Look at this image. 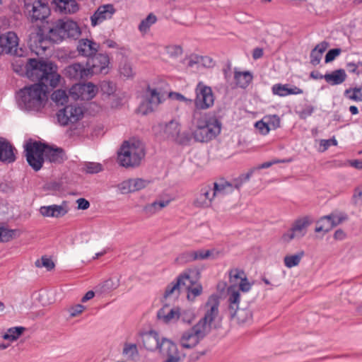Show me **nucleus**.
I'll return each instance as SVG.
<instances>
[{"label": "nucleus", "mask_w": 362, "mask_h": 362, "mask_svg": "<svg viewBox=\"0 0 362 362\" xmlns=\"http://www.w3.org/2000/svg\"><path fill=\"white\" fill-rule=\"evenodd\" d=\"M12 66L14 71L25 74L30 81L36 82L18 91V106L28 111L40 110L47 101L48 88H54L60 83L62 77L57 71V66L43 59L29 58L25 63L17 59Z\"/></svg>", "instance_id": "nucleus-1"}, {"label": "nucleus", "mask_w": 362, "mask_h": 362, "mask_svg": "<svg viewBox=\"0 0 362 362\" xmlns=\"http://www.w3.org/2000/svg\"><path fill=\"white\" fill-rule=\"evenodd\" d=\"M81 34L78 25L71 20L59 19L48 28L47 32L40 27L29 35L28 44L30 49L37 54L40 50L46 49V40L58 43L66 38L77 39Z\"/></svg>", "instance_id": "nucleus-2"}, {"label": "nucleus", "mask_w": 362, "mask_h": 362, "mask_svg": "<svg viewBox=\"0 0 362 362\" xmlns=\"http://www.w3.org/2000/svg\"><path fill=\"white\" fill-rule=\"evenodd\" d=\"M26 160L35 171L42 167L44 156L50 163H61L66 160L64 150L61 148H52L37 141H28L25 145Z\"/></svg>", "instance_id": "nucleus-3"}, {"label": "nucleus", "mask_w": 362, "mask_h": 362, "mask_svg": "<svg viewBox=\"0 0 362 362\" xmlns=\"http://www.w3.org/2000/svg\"><path fill=\"white\" fill-rule=\"evenodd\" d=\"M192 122L194 124L192 136L193 139L197 142H209L221 133V122L214 115L201 114L199 112L194 111Z\"/></svg>", "instance_id": "nucleus-4"}, {"label": "nucleus", "mask_w": 362, "mask_h": 362, "mask_svg": "<svg viewBox=\"0 0 362 362\" xmlns=\"http://www.w3.org/2000/svg\"><path fill=\"white\" fill-rule=\"evenodd\" d=\"M144 346L148 351L158 350L163 362H180L182 360L177 345L172 341L165 338L160 341L158 334L155 331H150L141 336Z\"/></svg>", "instance_id": "nucleus-5"}, {"label": "nucleus", "mask_w": 362, "mask_h": 362, "mask_svg": "<svg viewBox=\"0 0 362 362\" xmlns=\"http://www.w3.org/2000/svg\"><path fill=\"white\" fill-rule=\"evenodd\" d=\"M144 144L135 138L123 141L117 151L118 163L126 168H134L139 166L145 158Z\"/></svg>", "instance_id": "nucleus-6"}, {"label": "nucleus", "mask_w": 362, "mask_h": 362, "mask_svg": "<svg viewBox=\"0 0 362 362\" xmlns=\"http://www.w3.org/2000/svg\"><path fill=\"white\" fill-rule=\"evenodd\" d=\"M24 12L30 22H42L50 15L48 0H24Z\"/></svg>", "instance_id": "nucleus-7"}, {"label": "nucleus", "mask_w": 362, "mask_h": 362, "mask_svg": "<svg viewBox=\"0 0 362 362\" xmlns=\"http://www.w3.org/2000/svg\"><path fill=\"white\" fill-rule=\"evenodd\" d=\"M229 313L232 318H235L238 323L250 322L252 318V311L249 308H238L240 293L231 287L228 289Z\"/></svg>", "instance_id": "nucleus-8"}, {"label": "nucleus", "mask_w": 362, "mask_h": 362, "mask_svg": "<svg viewBox=\"0 0 362 362\" xmlns=\"http://www.w3.org/2000/svg\"><path fill=\"white\" fill-rule=\"evenodd\" d=\"M164 85H165V83H161V85L156 88L148 86L147 93L149 96L140 104L138 109L141 114L146 115L152 112L163 102L168 94L166 91L163 90V86Z\"/></svg>", "instance_id": "nucleus-9"}, {"label": "nucleus", "mask_w": 362, "mask_h": 362, "mask_svg": "<svg viewBox=\"0 0 362 362\" xmlns=\"http://www.w3.org/2000/svg\"><path fill=\"white\" fill-rule=\"evenodd\" d=\"M195 98L194 111L204 110L211 107L214 104L215 97L210 86L205 85L200 81L195 88Z\"/></svg>", "instance_id": "nucleus-10"}, {"label": "nucleus", "mask_w": 362, "mask_h": 362, "mask_svg": "<svg viewBox=\"0 0 362 362\" xmlns=\"http://www.w3.org/2000/svg\"><path fill=\"white\" fill-rule=\"evenodd\" d=\"M209 332L197 323L192 327L184 331L180 339V345L185 349H192L202 340Z\"/></svg>", "instance_id": "nucleus-11"}, {"label": "nucleus", "mask_w": 362, "mask_h": 362, "mask_svg": "<svg viewBox=\"0 0 362 362\" xmlns=\"http://www.w3.org/2000/svg\"><path fill=\"white\" fill-rule=\"evenodd\" d=\"M19 38L13 31L0 34V56L3 53L16 56H22V49H18Z\"/></svg>", "instance_id": "nucleus-12"}, {"label": "nucleus", "mask_w": 362, "mask_h": 362, "mask_svg": "<svg viewBox=\"0 0 362 362\" xmlns=\"http://www.w3.org/2000/svg\"><path fill=\"white\" fill-rule=\"evenodd\" d=\"M219 298L216 295H211L205 305L206 312L204 316L197 322L208 332H210L211 324L218 315Z\"/></svg>", "instance_id": "nucleus-13"}, {"label": "nucleus", "mask_w": 362, "mask_h": 362, "mask_svg": "<svg viewBox=\"0 0 362 362\" xmlns=\"http://www.w3.org/2000/svg\"><path fill=\"white\" fill-rule=\"evenodd\" d=\"M83 115V111L81 107L77 105H70L59 110L57 117L61 125L66 126L70 123L73 124L78 122Z\"/></svg>", "instance_id": "nucleus-14"}, {"label": "nucleus", "mask_w": 362, "mask_h": 362, "mask_svg": "<svg viewBox=\"0 0 362 362\" xmlns=\"http://www.w3.org/2000/svg\"><path fill=\"white\" fill-rule=\"evenodd\" d=\"M110 63L109 57L105 54H95L90 57L86 63L90 69V75L94 74H107Z\"/></svg>", "instance_id": "nucleus-15"}, {"label": "nucleus", "mask_w": 362, "mask_h": 362, "mask_svg": "<svg viewBox=\"0 0 362 362\" xmlns=\"http://www.w3.org/2000/svg\"><path fill=\"white\" fill-rule=\"evenodd\" d=\"M216 197L214 189L211 185H203L199 192L195 195L193 205L197 208H208Z\"/></svg>", "instance_id": "nucleus-16"}, {"label": "nucleus", "mask_w": 362, "mask_h": 362, "mask_svg": "<svg viewBox=\"0 0 362 362\" xmlns=\"http://www.w3.org/2000/svg\"><path fill=\"white\" fill-rule=\"evenodd\" d=\"M97 87L92 83L76 84L69 90L74 99L90 100L97 93Z\"/></svg>", "instance_id": "nucleus-17"}, {"label": "nucleus", "mask_w": 362, "mask_h": 362, "mask_svg": "<svg viewBox=\"0 0 362 362\" xmlns=\"http://www.w3.org/2000/svg\"><path fill=\"white\" fill-rule=\"evenodd\" d=\"M189 282V277L187 274H180L175 281L170 283L165 288L164 298L175 300L178 298L180 291L184 289V285Z\"/></svg>", "instance_id": "nucleus-18"}, {"label": "nucleus", "mask_w": 362, "mask_h": 362, "mask_svg": "<svg viewBox=\"0 0 362 362\" xmlns=\"http://www.w3.org/2000/svg\"><path fill=\"white\" fill-rule=\"evenodd\" d=\"M64 74L66 77L79 81L88 78L90 75V69L81 63H74L69 65L64 69Z\"/></svg>", "instance_id": "nucleus-19"}, {"label": "nucleus", "mask_w": 362, "mask_h": 362, "mask_svg": "<svg viewBox=\"0 0 362 362\" xmlns=\"http://www.w3.org/2000/svg\"><path fill=\"white\" fill-rule=\"evenodd\" d=\"M115 13V9L112 4L100 6L90 16L92 26L95 27L103 21L110 19Z\"/></svg>", "instance_id": "nucleus-20"}, {"label": "nucleus", "mask_w": 362, "mask_h": 362, "mask_svg": "<svg viewBox=\"0 0 362 362\" xmlns=\"http://www.w3.org/2000/svg\"><path fill=\"white\" fill-rule=\"evenodd\" d=\"M16 148L6 139L0 138V161L5 163H12L16 160Z\"/></svg>", "instance_id": "nucleus-21"}, {"label": "nucleus", "mask_w": 362, "mask_h": 362, "mask_svg": "<svg viewBox=\"0 0 362 362\" xmlns=\"http://www.w3.org/2000/svg\"><path fill=\"white\" fill-rule=\"evenodd\" d=\"M68 212L67 205L63 202L61 205L53 204L43 206L40 208V213L45 217L59 218L65 216Z\"/></svg>", "instance_id": "nucleus-22"}, {"label": "nucleus", "mask_w": 362, "mask_h": 362, "mask_svg": "<svg viewBox=\"0 0 362 362\" xmlns=\"http://www.w3.org/2000/svg\"><path fill=\"white\" fill-rule=\"evenodd\" d=\"M98 48L99 45L96 42L88 39L80 40L76 47L78 54L88 59L98 52Z\"/></svg>", "instance_id": "nucleus-23"}, {"label": "nucleus", "mask_w": 362, "mask_h": 362, "mask_svg": "<svg viewBox=\"0 0 362 362\" xmlns=\"http://www.w3.org/2000/svg\"><path fill=\"white\" fill-rule=\"evenodd\" d=\"M313 222V219L310 216H305L297 218L292 224L291 229L298 236V238H302L306 234L307 228L311 225Z\"/></svg>", "instance_id": "nucleus-24"}, {"label": "nucleus", "mask_w": 362, "mask_h": 362, "mask_svg": "<svg viewBox=\"0 0 362 362\" xmlns=\"http://www.w3.org/2000/svg\"><path fill=\"white\" fill-rule=\"evenodd\" d=\"M288 86V84L276 83L272 87V93L280 97L303 93V90L297 86H294L291 88H289Z\"/></svg>", "instance_id": "nucleus-25"}, {"label": "nucleus", "mask_w": 362, "mask_h": 362, "mask_svg": "<svg viewBox=\"0 0 362 362\" xmlns=\"http://www.w3.org/2000/svg\"><path fill=\"white\" fill-rule=\"evenodd\" d=\"M184 274H187L189 277V282L187 281V284L184 285V289L187 291V298L193 300L196 297L201 295L202 292V286L199 284H196V280L191 275V272H186Z\"/></svg>", "instance_id": "nucleus-26"}, {"label": "nucleus", "mask_w": 362, "mask_h": 362, "mask_svg": "<svg viewBox=\"0 0 362 362\" xmlns=\"http://www.w3.org/2000/svg\"><path fill=\"white\" fill-rule=\"evenodd\" d=\"M158 317L165 323L179 320V308H170L168 305L163 306L158 311Z\"/></svg>", "instance_id": "nucleus-27"}, {"label": "nucleus", "mask_w": 362, "mask_h": 362, "mask_svg": "<svg viewBox=\"0 0 362 362\" xmlns=\"http://www.w3.org/2000/svg\"><path fill=\"white\" fill-rule=\"evenodd\" d=\"M170 203V200H156L151 204H146L142 211L148 217L152 216L166 207Z\"/></svg>", "instance_id": "nucleus-28"}, {"label": "nucleus", "mask_w": 362, "mask_h": 362, "mask_svg": "<svg viewBox=\"0 0 362 362\" xmlns=\"http://www.w3.org/2000/svg\"><path fill=\"white\" fill-rule=\"evenodd\" d=\"M346 74L342 69L335 70L324 75V79L327 83L332 86L341 84L346 81Z\"/></svg>", "instance_id": "nucleus-29"}, {"label": "nucleus", "mask_w": 362, "mask_h": 362, "mask_svg": "<svg viewBox=\"0 0 362 362\" xmlns=\"http://www.w3.org/2000/svg\"><path fill=\"white\" fill-rule=\"evenodd\" d=\"M329 46V43L322 41L320 43L317 44L315 47L311 51L310 53V63L313 66H317L320 64L322 54L327 49Z\"/></svg>", "instance_id": "nucleus-30"}, {"label": "nucleus", "mask_w": 362, "mask_h": 362, "mask_svg": "<svg viewBox=\"0 0 362 362\" xmlns=\"http://www.w3.org/2000/svg\"><path fill=\"white\" fill-rule=\"evenodd\" d=\"M253 76L250 71H238L234 73V79L236 86L241 88H246L252 82Z\"/></svg>", "instance_id": "nucleus-31"}, {"label": "nucleus", "mask_w": 362, "mask_h": 362, "mask_svg": "<svg viewBox=\"0 0 362 362\" xmlns=\"http://www.w3.org/2000/svg\"><path fill=\"white\" fill-rule=\"evenodd\" d=\"M212 187L216 197L218 196H224L233 192L232 185L229 182L227 181H224L220 183L214 182L212 184Z\"/></svg>", "instance_id": "nucleus-32"}, {"label": "nucleus", "mask_w": 362, "mask_h": 362, "mask_svg": "<svg viewBox=\"0 0 362 362\" xmlns=\"http://www.w3.org/2000/svg\"><path fill=\"white\" fill-rule=\"evenodd\" d=\"M122 355L128 361H134L139 356L136 344L125 343L122 349Z\"/></svg>", "instance_id": "nucleus-33"}, {"label": "nucleus", "mask_w": 362, "mask_h": 362, "mask_svg": "<svg viewBox=\"0 0 362 362\" xmlns=\"http://www.w3.org/2000/svg\"><path fill=\"white\" fill-rule=\"evenodd\" d=\"M180 131V125L175 120H171L170 122H169L165 125V128L164 130L165 134L167 135V136L173 140H175L176 137H177Z\"/></svg>", "instance_id": "nucleus-34"}, {"label": "nucleus", "mask_w": 362, "mask_h": 362, "mask_svg": "<svg viewBox=\"0 0 362 362\" xmlns=\"http://www.w3.org/2000/svg\"><path fill=\"white\" fill-rule=\"evenodd\" d=\"M157 21V17L153 13H149L146 18L143 19L139 25V30L141 33H146L151 25Z\"/></svg>", "instance_id": "nucleus-35"}, {"label": "nucleus", "mask_w": 362, "mask_h": 362, "mask_svg": "<svg viewBox=\"0 0 362 362\" xmlns=\"http://www.w3.org/2000/svg\"><path fill=\"white\" fill-rule=\"evenodd\" d=\"M304 255V252L300 251L295 255L285 256L284 259L285 266L287 268H292L298 266Z\"/></svg>", "instance_id": "nucleus-36"}, {"label": "nucleus", "mask_w": 362, "mask_h": 362, "mask_svg": "<svg viewBox=\"0 0 362 362\" xmlns=\"http://www.w3.org/2000/svg\"><path fill=\"white\" fill-rule=\"evenodd\" d=\"M255 171V168H252L246 174H242L238 177L233 180V181L230 182L232 185L233 191L234 189H239L245 182L250 180Z\"/></svg>", "instance_id": "nucleus-37"}, {"label": "nucleus", "mask_w": 362, "mask_h": 362, "mask_svg": "<svg viewBox=\"0 0 362 362\" xmlns=\"http://www.w3.org/2000/svg\"><path fill=\"white\" fill-rule=\"evenodd\" d=\"M255 171V168H252L246 174H242L238 177L233 180V181L230 182L232 185L233 191L234 189H239L245 182L250 180Z\"/></svg>", "instance_id": "nucleus-38"}, {"label": "nucleus", "mask_w": 362, "mask_h": 362, "mask_svg": "<svg viewBox=\"0 0 362 362\" xmlns=\"http://www.w3.org/2000/svg\"><path fill=\"white\" fill-rule=\"evenodd\" d=\"M344 94V96L349 100L356 102H362V86L346 89Z\"/></svg>", "instance_id": "nucleus-39"}, {"label": "nucleus", "mask_w": 362, "mask_h": 362, "mask_svg": "<svg viewBox=\"0 0 362 362\" xmlns=\"http://www.w3.org/2000/svg\"><path fill=\"white\" fill-rule=\"evenodd\" d=\"M196 315L194 309L187 308L181 310L179 308V320L183 323L191 324L195 319Z\"/></svg>", "instance_id": "nucleus-40"}, {"label": "nucleus", "mask_w": 362, "mask_h": 362, "mask_svg": "<svg viewBox=\"0 0 362 362\" xmlns=\"http://www.w3.org/2000/svg\"><path fill=\"white\" fill-rule=\"evenodd\" d=\"M25 330V328L23 327H14L9 328L3 335V338L6 340L13 341L18 339Z\"/></svg>", "instance_id": "nucleus-41"}, {"label": "nucleus", "mask_w": 362, "mask_h": 362, "mask_svg": "<svg viewBox=\"0 0 362 362\" xmlns=\"http://www.w3.org/2000/svg\"><path fill=\"white\" fill-rule=\"evenodd\" d=\"M330 222V220L327 218V215L321 217L317 222V226L315 231L316 233H328L332 229V223Z\"/></svg>", "instance_id": "nucleus-42"}, {"label": "nucleus", "mask_w": 362, "mask_h": 362, "mask_svg": "<svg viewBox=\"0 0 362 362\" xmlns=\"http://www.w3.org/2000/svg\"><path fill=\"white\" fill-rule=\"evenodd\" d=\"M229 277H230V282L233 284L231 285L228 288V290L233 287L234 288L235 291H237L235 289V285L237 284H239L240 281H242V279H243L245 276V273L242 270H240V269H231L230 272H229Z\"/></svg>", "instance_id": "nucleus-43"}, {"label": "nucleus", "mask_w": 362, "mask_h": 362, "mask_svg": "<svg viewBox=\"0 0 362 362\" xmlns=\"http://www.w3.org/2000/svg\"><path fill=\"white\" fill-rule=\"evenodd\" d=\"M52 100L57 104L64 105L68 100V95L64 90H57L51 96Z\"/></svg>", "instance_id": "nucleus-44"}, {"label": "nucleus", "mask_w": 362, "mask_h": 362, "mask_svg": "<svg viewBox=\"0 0 362 362\" xmlns=\"http://www.w3.org/2000/svg\"><path fill=\"white\" fill-rule=\"evenodd\" d=\"M327 218L330 220L333 228L346 221L347 216L344 213H331L327 215Z\"/></svg>", "instance_id": "nucleus-45"}, {"label": "nucleus", "mask_w": 362, "mask_h": 362, "mask_svg": "<svg viewBox=\"0 0 362 362\" xmlns=\"http://www.w3.org/2000/svg\"><path fill=\"white\" fill-rule=\"evenodd\" d=\"M130 180L133 192L146 188L150 183L149 180L142 178H131Z\"/></svg>", "instance_id": "nucleus-46"}, {"label": "nucleus", "mask_w": 362, "mask_h": 362, "mask_svg": "<svg viewBox=\"0 0 362 362\" xmlns=\"http://www.w3.org/2000/svg\"><path fill=\"white\" fill-rule=\"evenodd\" d=\"M193 251V257L194 260H204L211 257V255H214V250H192Z\"/></svg>", "instance_id": "nucleus-47"}, {"label": "nucleus", "mask_w": 362, "mask_h": 362, "mask_svg": "<svg viewBox=\"0 0 362 362\" xmlns=\"http://www.w3.org/2000/svg\"><path fill=\"white\" fill-rule=\"evenodd\" d=\"M168 55L171 58H177L182 54L183 49L180 45H171L165 47Z\"/></svg>", "instance_id": "nucleus-48"}, {"label": "nucleus", "mask_w": 362, "mask_h": 362, "mask_svg": "<svg viewBox=\"0 0 362 362\" xmlns=\"http://www.w3.org/2000/svg\"><path fill=\"white\" fill-rule=\"evenodd\" d=\"M193 251L188 250L180 254L175 259L177 264H184L188 262H194Z\"/></svg>", "instance_id": "nucleus-49"}, {"label": "nucleus", "mask_w": 362, "mask_h": 362, "mask_svg": "<svg viewBox=\"0 0 362 362\" xmlns=\"http://www.w3.org/2000/svg\"><path fill=\"white\" fill-rule=\"evenodd\" d=\"M16 233V230L0 227V242L10 241L14 238Z\"/></svg>", "instance_id": "nucleus-50"}, {"label": "nucleus", "mask_w": 362, "mask_h": 362, "mask_svg": "<svg viewBox=\"0 0 362 362\" xmlns=\"http://www.w3.org/2000/svg\"><path fill=\"white\" fill-rule=\"evenodd\" d=\"M84 170L87 173H98L103 170V166L99 163L88 162L84 164Z\"/></svg>", "instance_id": "nucleus-51"}, {"label": "nucleus", "mask_w": 362, "mask_h": 362, "mask_svg": "<svg viewBox=\"0 0 362 362\" xmlns=\"http://www.w3.org/2000/svg\"><path fill=\"white\" fill-rule=\"evenodd\" d=\"M270 129H276L280 127V118L276 115H267L264 117Z\"/></svg>", "instance_id": "nucleus-52"}, {"label": "nucleus", "mask_w": 362, "mask_h": 362, "mask_svg": "<svg viewBox=\"0 0 362 362\" xmlns=\"http://www.w3.org/2000/svg\"><path fill=\"white\" fill-rule=\"evenodd\" d=\"M315 107L311 105H305L302 109L297 112L298 115L302 119H305L311 116L314 112Z\"/></svg>", "instance_id": "nucleus-53"}, {"label": "nucleus", "mask_w": 362, "mask_h": 362, "mask_svg": "<svg viewBox=\"0 0 362 362\" xmlns=\"http://www.w3.org/2000/svg\"><path fill=\"white\" fill-rule=\"evenodd\" d=\"M119 72L121 75L126 78L132 77L134 74L132 65L127 62H124L121 64L119 66Z\"/></svg>", "instance_id": "nucleus-54"}, {"label": "nucleus", "mask_w": 362, "mask_h": 362, "mask_svg": "<svg viewBox=\"0 0 362 362\" xmlns=\"http://www.w3.org/2000/svg\"><path fill=\"white\" fill-rule=\"evenodd\" d=\"M101 91L104 94L110 95L114 93L115 90V86L112 82L103 81L100 85Z\"/></svg>", "instance_id": "nucleus-55"}, {"label": "nucleus", "mask_w": 362, "mask_h": 362, "mask_svg": "<svg viewBox=\"0 0 362 362\" xmlns=\"http://www.w3.org/2000/svg\"><path fill=\"white\" fill-rule=\"evenodd\" d=\"M35 266L37 267H45L48 271L52 269L54 267V264L52 260L49 258L42 257L41 259H37L35 262Z\"/></svg>", "instance_id": "nucleus-56"}, {"label": "nucleus", "mask_w": 362, "mask_h": 362, "mask_svg": "<svg viewBox=\"0 0 362 362\" xmlns=\"http://www.w3.org/2000/svg\"><path fill=\"white\" fill-rule=\"evenodd\" d=\"M192 138H193L192 133L189 134L187 132L181 133L180 132L175 141L180 144L186 145L190 142Z\"/></svg>", "instance_id": "nucleus-57"}, {"label": "nucleus", "mask_w": 362, "mask_h": 362, "mask_svg": "<svg viewBox=\"0 0 362 362\" xmlns=\"http://www.w3.org/2000/svg\"><path fill=\"white\" fill-rule=\"evenodd\" d=\"M117 188L119 190V192L123 194L133 192L130 179L124 180L123 182L119 183L117 185Z\"/></svg>", "instance_id": "nucleus-58"}, {"label": "nucleus", "mask_w": 362, "mask_h": 362, "mask_svg": "<svg viewBox=\"0 0 362 362\" xmlns=\"http://www.w3.org/2000/svg\"><path fill=\"white\" fill-rule=\"evenodd\" d=\"M255 127L258 129L260 134L262 135L267 134L270 129L268 126V124L266 120L262 119L260 121H258L255 123Z\"/></svg>", "instance_id": "nucleus-59"}, {"label": "nucleus", "mask_w": 362, "mask_h": 362, "mask_svg": "<svg viewBox=\"0 0 362 362\" xmlns=\"http://www.w3.org/2000/svg\"><path fill=\"white\" fill-rule=\"evenodd\" d=\"M341 52V49L335 48L329 49L325 55V61L326 63L332 62L337 57H338Z\"/></svg>", "instance_id": "nucleus-60"}, {"label": "nucleus", "mask_w": 362, "mask_h": 362, "mask_svg": "<svg viewBox=\"0 0 362 362\" xmlns=\"http://www.w3.org/2000/svg\"><path fill=\"white\" fill-rule=\"evenodd\" d=\"M85 310V306L81 304L75 305L69 309V312L71 317H76L78 315L83 313V311Z\"/></svg>", "instance_id": "nucleus-61"}, {"label": "nucleus", "mask_w": 362, "mask_h": 362, "mask_svg": "<svg viewBox=\"0 0 362 362\" xmlns=\"http://www.w3.org/2000/svg\"><path fill=\"white\" fill-rule=\"evenodd\" d=\"M337 141L335 139L334 137L329 139H322L320 141V146L323 147V149L322 150V151H326L331 146H337Z\"/></svg>", "instance_id": "nucleus-62"}, {"label": "nucleus", "mask_w": 362, "mask_h": 362, "mask_svg": "<svg viewBox=\"0 0 362 362\" xmlns=\"http://www.w3.org/2000/svg\"><path fill=\"white\" fill-rule=\"evenodd\" d=\"M119 286L118 281L115 282L110 279L105 281L103 284V288L105 291L116 289Z\"/></svg>", "instance_id": "nucleus-63"}, {"label": "nucleus", "mask_w": 362, "mask_h": 362, "mask_svg": "<svg viewBox=\"0 0 362 362\" xmlns=\"http://www.w3.org/2000/svg\"><path fill=\"white\" fill-rule=\"evenodd\" d=\"M353 199L356 204H362V190L359 187L355 189Z\"/></svg>", "instance_id": "nucleus-64"}]
</instances>
